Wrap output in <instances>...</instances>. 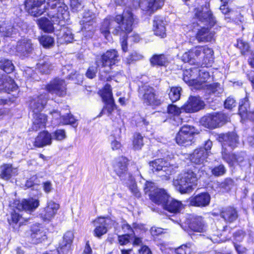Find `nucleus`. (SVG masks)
Segmentation results:
<instances>
[{
    "instance_id": "obj_3",
    "label": "nucleus",
    "mask_w": 254,
    "mask_h": 254,
    "mask_svg": "<svg viewBox=\"0 0 254 254\" xmlns=\"http://www.w3.org/2000/svg\"><path fill=\"white\" fill-rule=\"evenodd\" d=\"M144 191L153 202L161 205L169 212L177 213L183 208L181 202L170 197L164 190L157 188L152 182H146Z\"/></svg>"
},
{
    "instance_id": "obj_29",
    "label": "nucleus",
    "mask_w": 254,
    "mask_h": 254,
    "mask_svg": "<svg viewBox=\"0 0 254 254\" xmlns=\"http://www.w3.org/2000/svg\"><path fill=\"white\" fill-rule=\"evenodd\" d=\"M250 108L248 99L246 97L242 100L239 105V114L243 120L249 119L250 120H254V111L248 112V109Z\"/></svg>"
},
{
    "instance_id": "obj_15",
    "label": "nucleus",
    "mask_w": 254,
    "mask_h": 254,
    "mask_svg": "<svg viewBox=\"0 0 254 254\" xmlns=\"http://www.w3.org/2000/svg\"><path fill=\"white\" fill-rule=\"evenodd\" d=\"M68 111L65 115L61 116V114L57 111L51 113L53 117L52 123L54 125H70L73 127L77 126V121Z\"/></svg>"
},
{
    "instance_id": "obj_6",
    "label": "nucleus",
    "mask_w": 254,
    "mask_h": 254,
    "mask_svg": "<svg viewBox=\"0 0 254 254\" xmlns=\"http://www.w3.org/2000/svg\"><path fill=\"white\" fill-rule=\"evenodd\" d=\"M195 171L190 169H186L174 179L173 185L176 189L181 193L191 192L198 179Z\"/></svg>"
},
{
    "instance_id": "obj_19",
    "label": "nucleus",
    "mask_w": 254,
    "mask_h": 254,
    "mask_svg": "<svg viewBox=\"0 0 254 254\" xmlns=\"http://www.w3.org/2000/svg\"><path fill=\"white\" fill-rule=\"evenodd\" d=\"M39 206V200L34 198H29L22 201L15 200L13 203V207L18 210L33 211Z\"/></svg>"
},
{
    "instance_id": "obj_30",
    "label": "nucleus",
    "mask_w": 254,
    "mask_h": 254,
    "mask_svg": "<svg viewBox=\"0 0 254 254\" xmlns=\"http://www.w3.org/2000/svg\"><path fill=\"white\" fill-rule=\"evenodd\" d=\"M31 237L33 243H39L47 239L46 231L40 225L34 226L32 229Z\"/></svg>"
},
{
    "instance_id": "obj_17",
    "label": "nucleus",
    "mask_w": 254,
    "mask_h": 254,
    "mask_svg": "<svg viewBox=\"0 0 254 254\" xmlns=\"http://www.w3.org/2000/svg\"><path fill=\"white\" fill-rule=\"evenodd\" d=\"M59 208L58 203L52 200L49 201L46 207L41 209L40 217L44 221H50L55 217Z\"/></svg>"
},
{
    "instance_id": "obj_48",
    "label": "nucleus",
    "mask_w": 254,
    "mask_h": 254,
    "mask_svg": "<svg viewBox=\"0 0 254 254\" xmlns=\"http://www.w3.org/2000/svg\"><path fill=\"white\" fill-rule=\"evenodd\" d=\"M191 246L190 244L182 245L176 250V253L177 254H191Z\"/></svg>"
},
{
    "instance_id": "obj_50",
    "label": "nucleus",
    "mask_w": 254,
    "mask_h": 254,
    "mask_svg": "<svg viewBox=\"0 0 254 254\" xmlns=\"http://www.w3.org/2000/svg\"><path fill=\"white\" fill-rule=\"evenodd\" d=\"M70 7L73 12H76L82 8L81 0H70Z\"/></svg>"
},
{
    "instance_id": "obj_37",
    "label": "nucleus",
    "mask_w": 254,
    "mask_h": 254,
    "mask_svg": "<svg viewBox=\"0 0 254 254\" xmlns=\"http://www.w3.org/2000/svg\"><path fill=\"white\" fill-rule=\"evenodd\" d=\"M0 177L5 180H8L17 172L16 169L13 168L10 164H3L0 166Z\"/></svg>"
},
{
    "instance_id": "obj_54",
    "label": "nucleus",
    "mask_w": 254,
    "mask_h": 254,
    "mask_svg": "<svg viewBox=\"0 0 254 254\" xmlns=\"http://www.w3.org/2000/svg\"><path fill=\"white\" fill-rule=\"evenodd\" d=\"M226 170L223 165H219L214 168L212 170V174L215 176H220L225 174Z\"/></svg>"
},
{
    "instance_id": "obj_2",
    "label": "nucleus",
    "mask_w": 254,
    "mask_h": 254,
    "mask_svg": "<svg viewBox=\"0 0 254 254\" xmlns=\"http://www.w3.org/2000/svg\"><path fill=\"white\" fill-rule=\"evenodd\" d=\"M134 18L132 12L128 9L124 11L122 15H118L115 19L108 17L103 22L101 33L106 39L109 40L110 33L117 35L122 32L128 33L132 30Z\"/></svg>"
},
{
    "instance_id": "obj_52",
    "label": "nucleus",
    "mask_w": 254,
    "mask_h": 254,
    "mask_svg": "<svg viewBox=\"0 0 254 254\" xmlns=\"http://www.w3.org/2000/svg\"><path fill=\"white\" fill-rule=\"evenodd\" d=\"M237 46L240 49L243 54H244L245 53L248 51L249 49V44L242 39L238 40Z\"/></svg>"
},
{
    "instance_id": "obj_5",
    "label": "nucleus",
    "mask_w": 254,
    "mask_h": 254,
    "mask_svg": "<svg viewBox=\"0 0 254 254\" xmlns=\"http://www.w3.org/2000/svg\"><path fill=\"white\" fill-rule=\"evenodd\" d=\"M219 140L222 142L223 158L230 166L242 161L241 158H236L234 155L230 154L229 153L238 143V136L235 132L220 134L219 136Z\"/></svg>"
},
{
    "instance_id": "obj_46",
    "label": "nucleus",
    "mask_w": 254,
    "mask_h": 254,
    "mask_svg": "<svg viewBox=\"0 0 254 254\" xmlns=\"http://www.w3.org/2000/svg\"><path fill=\"white\" fill-rule=\"evenodd\" d=\"M40 44L45 48H49L52 46L54 43V39L47 35L42 36L39 39Z\"/></svg>"
},
{
    "instance_id": "obj_11",
    "label": "nucleus",
    "mask_w": 254,
    "mask_h": 254,
    "mask_svg": "<svg viewBox=\"0 0 254 254\" xmlns=\"http://www.w3.org/2000/svg\"><path fill=\"white\" fill-rule=\"evenodd\" d=\"M95 228L94 230V235L95 237L100 238L102 235L105 234L108 231V228L113 226L116 228V222L110 218L99 217L94 221Z\"/></svg>"
},
{
    "instance_id": "obj_60",
    "label": "nucleus",
    "mask_w": 254,
    "mask_h": 254,
    "mask_svg": "<svg viewBox=\"0 0 254 254\" xmlns=\"http://www.w3.org/2000/svg\"><path fill=\"white\" fill-rule=\"evenodd\" d=\"M130 59L128 60V63H130L133 61L140 60L143 58V56L136 52L132 53L130 55Z\"/></svg>"
},
{
    "instance_id": "obj_1",
    "label": "nucleus",
    "mask_w": 254,
    "mask_h": 254,
    "mask_svg": "<svg viewBox=\"0 0 254 254\" xmlns=\"http://www.w3.org/2000/svg\"><path fill=\"white\" fill-rule=\"evenodd\" d=\"M194 14L201 24L207 26L206 28L204 26L200 25V24L194 23L190 25V28L196 32V39L199 43L211 41L214 34L210 31L209 29L216 24V21L209 9V5H205L204 7L195 9Z\"/></svg>"
},
{
    "instance_id": "obj_47",
    "label": "nucleus",
    "mask_w": 254,
    "mask_h": 254,
    "mask_svg": "<svg viewBox=\"0 0 254 254\" xmlns=\"http://www.w3.org/2000/svg\"><path fill=\"white\" fill-rule=\"evenodd\" d=\"M143 144V137L140 134H135L134 135L132 142L134 149L135 150L140 149Z\"/></svg>"
},
{
    "instance_id": "obj_41",
    "label": "nucleus",
    "mask_w": 254,
    "mask_h": 254,
    "mask_svg": "<svg viewBox=\"0 0 254 254\" xmlns=\"http://www.w3.org/2000/svg\"><path fill=\"white\" fill-rule=\"evenodd\" d=\"M99 93L104 102L114 100L111 86L108 84H106L103 89L100 91Z\"/></svg>"
},
{
    "instance_id": "obj_56",
    "label": "nucleus",
    "mask_w": 254,
    "mask_h": 254,
    "mask_svg": "<svg viewBox=\"0 0 254 254\" xmlns=\"http://www.w3.org/2000/svg\"><path fill=\"white\" fill-rule=\"evenodd\" d=\"M127 179H130L131 185L129 186V188L131 191L133 193L134 195H135L137 197H139L140 193H139L138 191V189L136 186V185L134 182V181L131 178V177L130 176V178H128Z\"/></svg>"
},
{
    "instance_id": "obj_26",
    "label": "nucleus",
    "mask_w": 254,
    "mask_h": 254,
    "mask_svg": "<svg viewBox=\"0 0 254 254\" xmlns=\"http://www.w3.org/2000/svg\"><path fill=\"white\" fill-rule=\"evenodd\" d=\"M153 31L155 35L161 38L166 36V22L162 17L156 16L154 18Z\"/></svg>"
},
{
    "instance_id": "obj_53",
    "label": "nucleus",
    "mask_w": 254,
    "mask_h": 254,
    "mask_svg": "<svg viewBox=\"0 0 254 254\" xmlns=\"http://www.w3.org/2000/svg\"><path fill=\"white\" fill-rule=\"evenodd\" d=\"M182 110H183L182 107L179 108L174 105H170L168 107V113L175 116L180 115Z\"/></svg>"
},
{
    "instance_id": "obj_36",
    "label": "nucleus",
    "mask_w": 254,
    "mask_h": 254,
    "mask_svg": "<svg viewBox=\"0 0 254 254\" xmlns=\"http://www.w3.org/2000/svg\"><path fill=\"white\" fill-rule=\"evenodd\" d=\"M189 227L193 231L203 232L205 230V225L200 216H193L188 223Z\"/></svg>"
},
{
    "instance_id": "obj_45",
    "label": "nucleus",
    "mask_w": 254,
    "mask_h": 254,
    "mask_svg": "<svg viewBox=\"0 0 254 254\" xmlns=\"http://www.w3.org/2000/svg\"><path fill=\"white\" fill-rule=\"evenodd\" d=\"M181 91L182 88L180 87H172L171 88L169 96L172 102H176L180 99Z\"/></svg>"
},
{
    "instance_id": "obj_27",
    "label": "nucleus",
    "mask_w": 254,
    "mask_h": 254,
    "mask_svg": "<svg viewBox=\"0 0 254 254\" xmlns=\"http://www.w3.org/2000/svg\"><path fill=\"white\" fill-rule=\"evenodd\" d=\"M9 225L15 230H18L20 227L27 221V220L22 217V215L15 210L12 212L7 217Z\"/></svg>"
},
{
    "instance_id": "obj_25",
    "label": "nucleus",
    "mask_w": 254,
    "mask_h": 254,
    "mask_svg": "<svg viewBox=\"0 0 254 254\" xmlns=\"http://www.w3.org/2000/svg\"><path fill=\"white\" fill-rule=\"evenodd\" d=\"M150 166L152 167V170L153 171L162 170L166 172L167 174L171 173L173 170L170 162L161 158L156 159L151 162Z\"/></svg>"
},
{
    "instance_id": "obj_58",
    "label": "nucleus",
    "mask_w": 254,
    "mask_h": 254,
    "mask_svg": "<svg viewBox=\"0 0 254 254\" xmlns=\"http://www.w3.org/2000/svg\"><path fill=\"white\" fill-rule=\"evenodd\" d=\"M105 107H104V110H107L109 114H111L114 110L115 107L114 100H111L105 102Z\"/></svg>"
},
{
    "instance_id": "obj_35",
    "label": "nucleus",
    "mask_w": 254,
    "mask_h": 254,
    "mask_svg": "<svg viewBox=\"0 0 254 254\" xmlns=\"http://www.w3.org/2000/svg\"><path fill=\"white\" fill-rule=\"evenodd\" d=\"M32 49V44L29 39H23L18 41L16 46L17 52L23 56H26Z\"/></svg>"
},
{
    "instance_id": "obj_34",
    "label": "nucleus",
    "mask_w": 254,
    "mask_h": 254,
    "mask_svg": "<svg viewBox=\"0 0 254 254\" xmlns=\"http://www.w3.org/2000/svg\"><path fill=\"white\" fill-rule=\"evenodd\" d=\"M208 156V153L204 152L202 148L195 149L193 152L190 155V160L196 164L204 163Z\"/></svg>"
},
{
    "instance_id": "obj_40",
    "label": "nucleus",
    "mask_w": 254,
    "mask_h": 254,
    "mask_svg": "<svg viewBox=\"0 0 254 254\" xmlns=\"http://www.w3.org/2000/svg\"><path fill=\"white\" fill-rule=\"evenodd\" d=\"M38 24L40 28L46 32H52L54 30L53 24L47 18H40L38 20Z\"/></svg>"
},
{
    "instance_id": "obj_42",
    "label": "nucleus",
    "mask_w": 254,
    "mask_h": 254,
    "mask_svg": "<svg viewBox=\"0 0 254 254\" xmlns=\"http://www.w3.org/2000/svg\"><path fill=\"white\" fill-rule=\"evenodd\" d=\"M150 62L153 65H166L168 63V59L164 55H155L150 59Z\"/></svg>"
},
{
    "instance_id": "obj_20",
    "label": "nucleus",
    "mask_w": 254,
    "mask_h": 254,
    "mask_svg": "<svg viewBox=\"0 0 254 254\" xmlns=\"http://www.w3.org/2000/svg\"><path fill=\"white\" fill-rule=\"evenodd\" d=\"M45 0H25V8L27 12L34 16H39L44 12L42 7Z\"/></svg>"
},
{
    "instance_id": "obj_51",
    "label": "nucleus",
    "mask_w": 254,
    "mask_h": 254,
    "mask_svg": "<svg viewBox=\"0 0 254 254\" xmlns=\"http://www.w3.org/2000/svg\"><path fill=\"white\" fill-rule=\"evenodd\" d=\"M92 23V18L91 17V15L90 13H86L83 16V19L81 21V24L84 25L82 29L83 30V28L85 30L86 29L87 25H90Z\"/></svg>"
},
{
    "instance_id": "obj_14",
    "label": "nucleus",
    "mask_w": 254,
    "mask_h": 254,
    "mask_svg": "<svg viewBox=\"0 0 254 254\" xmlns=\"http://www.w3.org/2000/svg\"><path fill=\"white\" fill-rule=\"evenodd\" d=\"M139 94L142 95L145 103L148 105L158 106L161 101L155 94L154 89L147 85H144L139 88Z\"/></svg>"
},
{
    "instance_id": "obj_33",
    "label": "nucleus",
    "mask_w": 254,
    "mask_h": 254,
    "mask_svg": "<svg viewBox=\"0 0 254 254\" xmlns=\"http://www.w3.org/2000/svg\"><path fill=\"white\" fill-rule=\"evenodd\" d=\"M16 85L13 80L7 75H3L0 77V90H4L9 92L16 89Z\"/></svg>"
},
{
    "instance_id": "obj_64",
    "label": "nucleus",
    "mask_w": 254,
    "mask_h": 254,
    "mask_svg": "<svg viewBox=\"0 0 254 254\" xmlns=\"http://www.w3.org/2000/svg\"><path fill=\"white\" fill-rule=\"evenodd\" d=\"M139 254H152L150 249L146 246H142L138 250Z\"/></svg>"
},
{
    "instance_id": "obj_23",
    "label": "nucleus",
    "mask_w": 254,
    "mask_h": 254,
    "mask_svg": "<svg viewBox=\"0 0 254 254\" xmlns=\"http://www.w3.org/2000/svg\"><path fill=\"white\" fill-rule=\"evenodd\" d=\"M73 238V233L71 231H67L64 234L63 239L59 243V247L57 249L59 254H67L68 253Z\"/></svg>"
},
{
    "instance_id": "obj_24",
    "label": "nucleus",
    "mask_w": 254,
    "mask_h": 254,
    "mask_svg": "<svg viewBox=\"0 0 254 254\" xmlns=\"http://www.w3.org/2000/svg\"><path fill=\"white\" fill-rule=\"evenodd\" d=\"M210 201V196L206 192L198 194L190 197L189 199L190 204L197 207L207 206Z\"/></svg>"
},
{
    "instance_id": "obj_62",
    "label": "nucleus",
    "mask_w": 254,
    "mask_h": 254,
    "mask_svg": "<svg viewBox=\"0 0 254 254\" xmlns=\"http://www.w3.org/2000/svg\"><path fill=\"white\" fill-rule=\"evenodd\" d=\"M122 227L124 232L129 235L130 232L132 231L131 227L126 222L123 221L122 223Z\"/></svg>"
},
{
    "instance_id": "obj_59",
    "label": "nucleus",
    "mask_w": 254,
    "mask_h": 254,
    "mask_svg": "<svg viewBox=\"0 0 254 254\" xmlns=\"http://www.w3.org/2000/svg\"><path fill=\"white\" fill-rule=\"evenodd\" d=\"M118 241L121 245H125L129 242V235H122L118 236Z\"/></svg>"
},
{
    "instance_id": "obj_13",
    "label": "nucleus",
    "mask_w": 254,
    "mask_h": 254,
    "mask_svg": "<svg viewBox=\"0 0 254 254\" xmlns=\"http://www.w3.org/2000/svg\"><path fill=\"white\" fill-rule=\"evenodd\" d=\"M48 4L52 9L57 8L56 15H50L52 21H54L53 18L57 17L60 20H67L68 12L67 11V6L63 0H48Z\"/></svg>"
},
{
    "instance_id": "obj_32",
    "label": "nucleus",
    "mask_w": 254,
    "mask_h": 254,
    "mask_svg": "<svg viewBox=\"0 0 254 254\" xmlns=\"http://www.w3.org/2000/svg\"><path fill=\"white\" fill-rule=\"evenodd\" d=\"M52 143V136L48 131H44L39 133L34 142L36 147H42Z\"/></svg>"
},
{
    "instance_id": "obj_44",
    "label": "nucleus",
    "mask_w": 254,
    "mask_h": 254,
    "mask_svg": "<svg viewBox=\"0 0 254 254\" xmlns=\"http://www.w3.org/2000/svg\"><path fill=\"white\" fill-rule=\"evenodd\" d=\"M0 68L7 73L11 72L14 68V66L11 61L5 59L0 61Z\"/></svg>"
},
{
    "instance_id": "obj_61",
    "label": "nucleus",
    "mask_w": 254,
    "mask_h": 254,
    "mask_svg": "<svg viewBox=\"0 0 254 254\" xmlns=\"http://www.w3.org/2000/svg\"><path fill=\"white\" fill-rule=\"evenodd\" d=\"M97 71V67L90 66L87 71V77L89 78H93L95 76Z\"/></svg>"
},
{
    "instance_id": "obj_31",
    "label": "nucleus",
    "mask_w": 254,
    "mask_h": 254,
    "mask_svg": "<svg viewBox=\"0 0 254 254\" xmlns=\"http://www.w3.org/2000/svg\"><path fill=\"white\" fill-rule=\"evenodd\" d=\"M198 69H188L184 72V80L190 85L194 86V88L200 87V84H197L195 81V77L197 74Z\"/></svg>"
},
{
    "instance_id": "obj_38",
    "label": "nucleus",
    "mask_w": 254,
    "mask_h": 254,
    "mask_svg": "<svg viewBox=\"0 0 254 254\" xmlns=\"http://www.w3.org/2000/svg\"><path fill=\"white\" fill-rule=\"evenodd\" d=\"M73 36L70 29L63 28L58 36V42L60 44L68 43L73 41Z\"/></svg>"
},
{
    "instance_id": "obj_22",
    "label": "nucleus",
    "mask_w": 254,
    "mask_h": 254,
    "mask_svg": "<svg viewBox=\"0 0 254 254\" xmlns=\"http://www.w3.org/2000/svg\"><path fill=\"white\" fill-rule=\"evenodd\" d=\"M47 90L51 93L63 96L66 94V84L62 79H55L47 85Z\"/></svg>"
},
{
    "instance_id": "obj_10",
    "label": "nucleus",
    "mask_w": 254,
    "mask_h": 254,
    "mask_svg": "<svg viewBox=\"0 0 254 254\" xmlns=\"http://www.w3.org/2000/svg\"><path fill=\"white\" fill-rule=\"evenodd\" d=\"M195 128L190 126H184L180 129L176 136V143L180 145L187 146L191 143Z\"/></svg>"
},
{
    "instance_id": "obj_4",
    "label": "nucleus",
    "mask_w": 254,
    "mask_h": 254,
    "mask_svg": "<svg viewBox=\"0 0 254 254\" xmlns=\"http://www.w3.org/2000/svg\"><path fill=\"white\" fill-rule=\"evenodd\" d=\"M213 51L206 46H196L185 52L181 57L185 63L190 64H200L208 65L213 61Z\"/></svg>"
},
{
    "instance_id": "obj_43",
    "label": "nucleus",
    "mask_w": 254,
    "mask_h": 254,
    "mask_svg": "<svg viewBox=\"0 0 254 254\" xmlns=\"http://www.w3.org/2000/svg\"><path fill=\"white\" fill-rule=\"evenodd\" d=\"M37 68L40 72L44 73H48L52 69V65L47 59L40 61L37 64Z\"/></svg>"
},
{
    "instance_id": "obj_39",
    "label": "nucleus",
    "mask_w": 254,
    "mask_h": 254,
    "mask_svg": "<svg viewBox=\"0 0 254 254\" xmlns=\"http://www.w3.org/2000/svg\"><path fill=\"white\" fill-rule=\"evenodd\" d=\"M244 236V233L242 231H239L234 235L235 242H234V244L238 254H247V249L241 245H238L236 243L237 242L242 241Z\"/></svg>"
},
{
    "instance_id": "obj_55",
    "label": "nucleus",
    "mask_w": 254,
    "mask_h": 254,
    "mask_svg": "<svg viewBox=\"0 0 254 254\" xmlns=\"http://www.w3.org/2000/svg\"><path fill=\"white\" fill-rule=\"evenodd\" d=\"M236 105L235 100L232 97H228L224 102V107L228 109H231Z\"/></svg>"
},
{
    "instance_id": "obj_18",
    "label": "nucleus",
    "mask_w": 254,
    "mask_h": 254,
    "mask_svg": "<svg viewBox=\"0 0 254 254\" xmlns=\"http://www.w3.org/2000/svg\"><path fill=\"white\" fill-rule=\"evenodd\" d=\"M165 0H140V8L146 13L152 14L164 4Z\"/></svg>"
},
{
    "instance_id": "obj_7",
    "label": "nucleus",
    "mask_w": 254,
    "mask_h": 254,
    "mask_svg": "<svg viewBox=\"0 0 254 254\" xmlns=\"http://www.w3.org/2000/svg\"><path fill=\"white\" fill-rule=\"evenodd\" d=\"M47 101V97L46 95L41 94L40 96L37 97L30 103V106L33 112V125L32 128L34 130L44 128L45 127L47 122V117L42 114L38 113L42 111L46 105Z\"/></svg>"
},
{
    "instance_id": "obj_21",
    "label": "nucleus",
    "mask_w": 254,
    "mask_h": 254,
    "mask_svg": "<svg viewBox=\"0 0 254 254\" xmlns=\"http://www.w3.org/2000/svg\"><path fill=\"white\" fill-rule=\"evenodd\" d=\"M204 106V102L199 97L190 96L182 108L187 113H193L202 109Z\"/></svg>"
},
{
    "instance_id": "obj_16",
    "label": "nucleus",
    "mask_w": 254,
    "mask_h": 254,
    "mask_svg": "<svg viewBox=\"0 0 254 254\" xmlns=\"http://www.w3.org/2000/svg\"><path fill=\"white\" fill-rule=\"evenodd\" d=\"M225 121L224 116L222 114H209L203 117L200 120L201 124L207 128H215L219 126Z\"/></svg>"
},
{
    "instance_id": "obj_8",
    "label": "nucleus",
    "mask_w": 254,
    "mask_h": 254,
    "mask_svg": "<svg viewBox=\"0 0 254 254\" xmlns=\"http://www.w3.org/2000/svg\"><path fill=\"white\" fill-rule=\"evenodd\" d=\"M119 55L115 50L107 51L101 57L100 62H97L98 67L101 68H107L108 69L100 70V79L101 80L109 81L112 79L110 75H107L106 72H109L111 66L119 62Z\"/></svg>"
},
{
    "instance_id": "obj_28",
    "label": "nucleus",
    "mask_w": 254,
    "mask_h": 254,
    "mask_svg": "<svg viewBox=\"0 0 254 254\" xmlns=\"http://www.w3.org/2000/svg\"><path fill=\"white\" fill-rule=\"evenodd\" d=\"M220 216L226 222L232 223L237 219L238 214L234 207L229 206L221 210Z\"/></svg>"
},
{
    "instance_id": "obj_49",
    "label": "nucleus",
    "mask_w": 254,
    "mask_h": 254,
    "mask_svg": "<svg viewBox=\"0 0 254 254\" xmlns=\"http://www.w3.org/2000/svg\"><path fill=\"white\" fill-rule=\"evenodd\" d=\"M66 137V132L64 129H57L53 133V138L56 140L62 141Z\"/></svg>"
},
{
    "instance_id": "obj_57",
    "label": "nucleus",
    "mask_w": 254,
    "mask_h": 254,
    "mask_svg": "<svg viewBox=\"0 0 254 254\" xmlns=\"http://www.w3.org/2000/svg\"><path fill=\"white\" fill-rule=\"evenodd\" d=\"M110 145L111 149L114 151L120 150L122 147L120 141L116 139H113L111 140Z\"/></svg>"
},
{
    "instance_id": "obj_9",
    "label": "nucleus",
    "mask_w": 254,
    "mask_h": 254,
    "mask_svg": "<svg viewBox=\"0 0 254 254\" xmlns=\"http://www.w3.org/2000/svg\"><path fill=\"white\" fill-rule=\"evenodd\" d=\"M198 77L195 79L197 84H200V87L195 88L197 89H203L209 94L213 93L216 95L221 94L223 89L220 84L214 83L209 84L208 80L210 79L209 73L205 69H198Z\"/></svg>"
},
{
    "instance_id": "obj_12",
    "label": "nucleus",
    "mask_w": 254,
    "mask_h": 254,
    "mask_svg": "<svg viewBox=\"0 0 254 254\" xmlns=\"http://www.w3.org/2000/svg\"><path fill=\"white\" fill-rule=\"evenodd\" d=\"M127 158L123 156L116 158L113 162L114 171L122 180H126L130 177V174L127 172Z\"/></svg>"
},
{
    "instance_id": "obj_63",
    "label": "nucleus",
    "mask_w": 254,
    "mask_h": 254,
    "mask_svg": "<svg viewBox=\"0 0 254 254\" xmlns=\"http://www.w3.org/2000/svg\"><path fill=\"white\" fill-rule=\"evenodd\" d=\"M163 232L162 229L160 228H157L155 227H152L150 229L151 234L153 236H157L159 234H161Z\"/></svg>"
}]
</instances>
